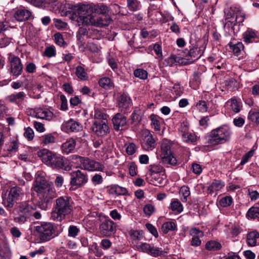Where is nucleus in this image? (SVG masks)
<instances>
[{"label": "nucleus", "mask_w": 259, "mask_h": 259, "mask_svg": "<svg viewBox=\"0 0 259 259\" xmlns=\"http://www.w3.org/2000/svg\"><path fill=\"white\" fill-rule=\"evenodd\" d=\"M61 15L78 14L80 20L84 24H97L107 25L112 21L109 14L110 9L103 4L97 5L72 4L65 2L57 3Z\"/></svg>", "instance_id": "f257e3e1"}, {"label": "nucleus", "mask_w": 259, "mask_h": 259, "mask_svg": "<svg viewBox=\"0 0 259 259\" xmlns=\"http://www.w3.org/2000/svg\"><path fill=\"white\" fill-rule=\"evenodd\" d=\"M33 230L40 242H45L58 236L62 231V226L50 222H40Z\"/></svg>", "instance_id": "f03ea898"}, {"label": "nucleus", "mask_w": 259, "mask_h": 259, "mask_svg": "<svg viewBox=\"0 0 259 259\" xmlns=\"http://www.w3.org/2000/svg\"><path fill=\"white\" fill-rule=\"evenodd\" d=\"M232 134L231 128L225 124L211 130L205 136V144L209 146H217L229 141Z\"/></svg>", "instance_id": "7ed1b4c3"}, {"label": "nucleus", "mask_w": 259, "mask_h": 259, "mask_svg": "<svg viewBox=\"0 0 259 259\" xmlns=\"http://www.w3.org/2000/svg\"><path fill=\"white\" fill-rule=\"evenodd\" d=\"M73 202L71 197L61 196L56 200L52 213V217L55 221H61L67 215L71 214L73 211Z\"/></svg>", "instance_id": "20e7f679"}, {"label": "nucleus", "mask_w": 259, "mask_h": 259, "mask_svg": "<svg viewBox=\"0 0 259 259\" xmlns=\"http://www.w3.org/2000/svg\"><path fill=\"white\" fill-rule=\"evenodd\" d=\"M36 205L31 201H24L17 203L12 210V213L17 215L14 218L15 222L24 223L32 215L36 209Z\"/></svg>", "instance_id": "39448f33"}, {"label": "nucleus", "mask_w": 259, "mask_h": 259, "mask_svg": "<svg viewBox=\"0 0 259 259\" xmlns=\"http://www.w3.org/2000/svg\"><path fill=\"white\" fill-rule=\"evenodd\" d=\"M69 175L70 176V190H76L83 187L88 181L87 174L80 170H73L69 172Z\"/></svg>", "instance_id": "423d86ee"}, {"label": "nucleus", "mask_w": 259, "mask_h": 259, "mask_svg": "<svg viewBox=\"0 0 259 259\" xmlns=\"http://www.w3.org/2000/svg\"><path fill=\"white\" fill-rule=\"evenodd\" d=\"M72 159H76L77 162H79L81 168L85 170L102 171L104 168V166L101 163L88 157L74 155H72Z\"/></svg>", "instance_id": "0eeeda50"}, {"label": "nucleus", "mask_w": 259, "mask_h": 259, "mask_svg": "<svg viewBox=\"0 0 259 259\" xmlns=\"http://www.w3.org/2000/svg\"><path fill=\"white\" fill-rule=\"evenodd\" d=\"M39 200L38 201L39 207L44 210H46L50 206L52 200L56 197V193L54 186L49 187L47 189L38 193Z\"/></svg>", "instance_id": "6e6552de"}, {"label": "nucleus", "mask_w": 259, "mask_h": 259, "mask_svg": "<svg viewBox=\"0 0 259 259\" xmlns=\"http://www.w3.org/2000/svg\"><path fill=\"white\" fill-rule=\"evenodd\" d=\"M190 50L187 52V56L190 57L194 61L198 60L203 54L206 49V43L205 40H198L193 42L191 39L189 41Z\"/></svg>", "instance_id": "1a4fd4ad"}, {"label": "nucleus", "mask_w": 259, "mask_h": 259, "mask_svg": "<svg viewBox=\"0 0 259 259\" xmlns=\"http://www.w3.org/2000/svg\"><path fill=\"white\" fill-rule=\"evenodd\" d=\"M23 194L22 189L17 186L10 189L7 197L3 199V204L10 212L14 206L15 203L19 199V197Z\"/></svg>", "instance_id": "9d476101"}, {"label": "nucleus", "mask_w": 259, "mask_h": 259, "mask_svg": "<svg viewBox=\"0 0 259 259\" xmlns=\"http://www.w3.org/2000/svg\"><path fill=\"white\" fill-rule=\"evenodd\" d=\"M160 156L163 163L172 166L177 165V159L171 150V145L169 143L166 142H163L161 143Z\"/></svg>", "instance_id": "9b49d317"}, {"label": "nucleus", "mask_w": 259, "mask_h": 259, "mask_svg": "<svg viewBox=\"0 0 259 259\" xmlns=\"http://www.w3.org/2000/svg\"><path fill=\"white\" fill-rule=\"evenodd\" d=\"M116 106L124 114H127L132 109L133 103L130 97L125 93L119 94L116 100Z\"/></svg>", "instance_id": "f8f14e48"}, {"label": "nucleus", "mask_w": 259, "mask_h": 259, "mask_svg": "<svg viewBox=\"0 0 259 259\" xmlns=\"http://www.w3.org/2000/svg\"><path fill=\"white\" fill-rule=\"evenodd\" d=\"M100 234L106 237L113 235L116 231V226L113 221L108 218L102 221L99 226Z\"/></svg>", "instance_id": "ddd939ff"}, {"label": "nucleus", "mask_w": 259, "mask_h": 259, "mask_svg": "<svg viewBox=\"0 0 259 259\" xmlns=\"http://www.w3.org/2000/svg\"><path fill=\"white\" fill-rule=\"evenodd\" d=\"M50 167L54 169H62L65 171H69L71 169L69 161L67 158L57 154Z\"/></svg>", "instance_id": "4468645a"}, {"label": "nucleus", "mask_w": 259, "mask_h": 259, "mask_svg": "<svg viewBox=\"0 0 259 259\" xmlns=\"http://www.w3.org/2000/svg\"><path fill=\"white\" fill-rule=\"evenodd\" d=\"M92 129L98 137L104 136L110 132L107 121L105 120L95 121L92 124Z\"/></svg>", "instance_id": "2eb2a0df"}, {"label": "nucleus", "mask_w": 259, "mask_h": 259, "mask_svg": "<svg viewBox=\"0 0 259 259\" xmlns=\"http://www.w3.org/2000/svg\"><path fill=\"white\" fill-rule=\"evenodd\" d=\"M229 52L233 53L235 56L239 58H242L245 54L244 46L242 42L235 39L230 41L227 45Z\"/></svg>", "instance_id": "dca6fc26"}, {"label": "nucleus", "mask_w": 259, "mask_h": 259, "mask_svg": "<svg viewBox=\"0 0 259 259\" xmlns=\"http://www.w3.org/2000/svg\"><path fill=\"white\" fill-rule=\"evenodd\" d=\"M10 73L13 76L18 77L21 74L23 65L21 59L17 56H13L10 60Z\"/></svg>", "instance_id": "f3484780"}, {"label": "nucleus", "mask_w": 259, "mask_h": 259, "mask_svg": "<svg viewBox=\"0 0 259 259\" xmlns=\"http://www.w3.org/2000/svg\"><path fill=\"white\" fill-rule=\"evenodd\" d=\"M113 128L115 131L122 130V127L127 124V118L121 113H117L112 118Z\"/></svg>", "instance_id": "a211bd4d"}, {"label": "nucleus", "mask_w": 259, "mask_h": 259, "mask_svg": "<svg viewBox=\"0 0 259 259\" xmlns=\"http://www.w3.org/2000/svg\"><path fill=\"white\" fill-rule=\"evenodd\" d=\"M51 186L53 185L49 184L45 177L38 176L35 178L32 188L38 194Z\"/></svg>", "instance_id": "6ab92c4d"}, {"label": "nucleus", "mask_w": 259, "mask_h": 259, "mask_svg": "<svg viewBox=\"0 0 259 259\" xmlns=\"http://www.w3.org/2000/svg\"><path fill=\"white\" fill-rule=\"evenodd\" d=\"M6 143L4 148V150L7 152V156H12L15 154L19 146L18 140L16 139L8 138L6 141Z\"/></svg>", "instance_id": "aec40b11"}, {"label": "nucleus", "mask_w": 259, "mask_h": 259, "mask_svg": "<svg viewBox=\"0 0 259 259\" xmlns=\"http://www.w3.org/2000/svg\"><path fill=\"white\" fill-rule=\"evenodd\" d=\"M38 156L41 158L42 161L50 166L52 164L54 158L57 155L56 153L47 149H42L38 152Z\"/></svg>", "instance_id": "412c9836"}, {"label": "nucleus", "mask_w": 259, "mask_h": 259, "mask_svg": "<svg viewBox=\"0 0 259 259\" xmlns=\"http://www.w3.org/2000/svg\"><path fill=\"white\" fill-rule=\"evenodd\" d=\"M62 128H65V131L67 133L77 132L82 130V126L80 123L71 118L64 123Z\"/></svg>", "instance_id": "4be33fe9"}, {"label": "nucleus", "mask_w": 259, "mask_h": 259, "mask_svg": "<svg viewBox=\"0 0 259 259\" xmlns=\"http://www.w3.org/2000/svg\"><path fill=\"white\" fill-rule=\"evenodd\" d=\"M107 188L108 189L107 192L110 195H115L116 196H126L128 195V191L125 188L116 184L108 186Z\"/></svg>", "instance_id": "5701e85b"}, {"label": "nucleus", "mask_w": 259, "mask_h": 259, "mask_svg": "<svg viewBox=\"0 0 259 259\" xmlns=\"http://www.w3.org/2000/svg\"><path fill=\"white\" fill-rule=\"evenodd\" d=\"M243 39L247 44L259 41V37L257 36L255 32L249 28H248L243 33Z\"/></svg>", "instance_id": "b1692460"}, {"label": "nucleus", "mask_w": 259, "mask_h": 259, "mask_svg": "<svg viewBox=\"0 0 259 259\" xmlns=\"http://www.w3.org/2000/svg\"><path fill=\"white\" fill-rule=\"evenodd\" d=\"M31 15V12L24 8L17 9L14 15V17L17 21H24L29 19Z\"/></svg>", "instance_id": "393cba45"}, {"label": "nucleus", "mask_w": 259, "mask_h": 259, "mask_svg": "<svg viewBox=\"0 0 259 259\" xmlns=\"http://www.w3.org/2000/svg\"><path fill=\"white\" fill-rule=\"evenodd\" d=\"M156 143L153 136L149 134L145 137V140L141 143V146L143 150L151 151L155 148Z\"/></svg>", "instance_id": "a878e982"}, {"label": "nucleus", "mask_w": 259, "mask_h": 259, "mask_svg": "<svg viewBox=\"0 0 259 259\" xmlns=\"http://www.w3.org/2000/svg\"><path fill=\"white\" fill-rule=\"evenodd\" d=\"M222 248L221 243L215 240H209L205 244V249L210 252L218 253L221 250Z\"/></svg>", "instance_id": "bb28decb"}, {"label": "nucleus", "mask_w": 259, "mask_h": 259, "mask_svg": "<svg viewBox=\"0 0 259 259\" xmlns=\"http://www.w3.org/2000/svg\"><path fill=\"white\" fill-rule=\"evenodd\" d=\"M149 119L151 121V125L154 127V130L160 131L161 125L164 123L163 119L155 114H151Z\"/></svg>", "instance_id": "cd10ccee"}, {"label": "nucleus", "mask_w": 259, "mask_h": 259, "mask_svg": "<svg viewBox=\"0 0 259 259\" xmlns=\"http://www.w3.org/2000/svg\"><path fill=\"white\" fill-rule=\"evenodd\" d=\"M89 24H92V23H88V24H85V23L83 24L82 23L83 25H85V26H83L82 27H80L78 29V30L76 32V33H77L82 36L85 37V38H89L92 37L93 30L90 29L87 26ZM92 25H94V24H92ZM95 25H97V26H106V25H102L97 24V23L95 24ZM108 25H107V26H108Z\"/></svg>", "instance_id": "c85d7f7f"}, {"label": "nucleus", "mask_w": 259, "mask_h": 259, "mask_svg": "<svg viewBox=\"0 0 259 259\" xmlns=\"http://www.w3.org/2000/svg\"><path fill=\"white\" fill-rule=\"evenodd\" d=\"M246 242L250 246L259 244V233L256 231L248 233L247 235Z\"/></svg>", "instance_id": "c756f323"}, {"label": "nucleus", "mask_w": 259, "mask_h": 259, "mask_svg": "<svg viewBox=\"0 0 259 259\" xmlns=\"http://www.w3.org/2000/svg\"><path fill=\"white\" fill-rule=\"evenodd\" d=\"M246 217L248 220H256L259 221V207L257 204H255L248 209L246 213Z\"/></svg>", "instance_id": "7c9ffc66"}, {"label": "nucleus", "mask_w": 259, "mask_h": 259, "mask_svg": "<svg viewBox=\"0 0 259 259\" xmlns=\"http://www.w3.org/2000/svg\"><path fill=\"white\" fill-rule=\"evenodd\" d=\"M76 142L73 139H70L69 140L64 143L61 146V149L64 154H68L72 152L75 147Z\"/></svg>", "instance_id": "2f4dec72"}, {"label": "nucleus", "mask_w": 259, "mask_h": 259, "mask_svg": "<svg viewBox=\"0 0 259 259\" xmlns=\"http://www.w3.org/2000/svg\"><path fill=\"white\" fill-rule=\"evenodd\" d=\"M225 186V183L220 180H214L209 186L207 190L210 194H212L214 191H219Z\"/></svg>", "instance_id": "473e14b6"}, {"label": "nucleus", "mask_w": 259, "mask_h": 259, "mask_svg": "<svg viewBox=\"0 0 259 259\" xmlns=\"http://www.w3.org/2000/svg\"><path fill=\"white\" fill-rule=\"evenodd\" d=\"M128 234L131 237L132 242L134 243L142 240L144 237L145 233L142 230H135L131 229L128 231Z\"/></svg>", "instance_id": "72a5a7b5"}, {"label": "nucleus", "mask_w": 259, "mask_h": 259, "mask_svg": "<svg viewBox=\"0 0 259 259\" xmlns=\"http://www.w3.org/2000/svg\"><path fill=\"white\" fill-rule=\"evenodd\" d=\"M177 230V225L174 221L166 222L161 226V231L165 234L169 231H176Z\"/></svg>", "instance_id": "f704fd0d"}, {"label": "nucleus", "mask_w": 259, "mask_h": 259, "mask_svg": "<svg viewBox=\"0 0 259 259\" xmlns=\"http://www.w3.org/2000/svg\"><path fill=\"white\" fill-rule=\"evenodd\" d=\"M169 209L177 213H180L183 211V206L181 202L177 199H172Z\"/></svg>", "instance_id": "c9c22d12"}, {"label": "nucleus", "mask_w": 259, "mask_h": 259, "mask_svg": "<svg viewBox=\"0 0 259 259\" xmlns=\"http://www.w3.org/2000/svg\"><path fill=\"white\" fill-rule=\"evenodd\" d=\"M137 244H138V243H137ZM153 245V244L152 243L141 242L136 245V248L138 251L150 255L151 253H152L151 252V249Z\"/></svg>", "instance_id": "e433bc0d"}, {"label": "nucleus", "mask_w": 259, "mask_h": 259, "mask_svg": "<svg viewBox=\"0 0 259 259\" xmlns=\"http://www.w3.org/2000/svg\"><path fill=\"white\" fill-rule=\"evenodd\" d=\"M99 85L105 90H111L114 88V83L111 78L104 77L98 81Z\"/></svg>", "instance_id": "4c0bfd02"}, {"label": "nucleus", "mask_w": 259, "mask_h": 259, "mask_svg": "<svg viewBox=\"0 0 259 259\" xmlns=\"http://www.w3.org/2000/svg\"><path fill=\"white\" fill-rule=\"evenodd\" d=\"M33 114L36 118L40 119H48L49 117H51L53 115V113L50 111H44L41 108H37L34 111Z\"/></svg>", "instance_id": "58836bf2"}, {"label": "nucleus", "mask_w": 259, "mask_h": 259, "mask_svg": "<svg viewBox=\"0 0 259 259\" xmlns=\"http://www.w3.org/2000/svg\"><path fill=\"white\" fill-rule=\"evenodd\" d=\"M127 7L131 12H136L141 9L142 5L139 0H126Z\"/></svg>", "instance_id": "ea45409f"}, {"label": "nucleus", "mask_w": 259, "mask_h": 259, "mask_svg": "<svg viewBox=\"0 0 259 259\" xmlns=\"http://www.w3.org/2000/svg\"><path fill=\"white\" fill-rule=\"evenodd\" d=\"M247 118L259 127V111L251 110L248 113Z\"/></svg>", "instance_id": "a19ab883"}, {"label": "nucleus", "mask_w": 259, "mask_h": 259, "mask_svg": "<svg viewBox=\"0 0 259 259\" xmlns=\"http://www.w3.org/2000/svg\"><path fill=\"white\" fill-rule=\"evenodd\" d=\"M88 246L90 252L95 253L98 257H101L103 255V252L97 243L93 242Z\"/></svg>", "instance_id": "79ce46f5"}, {"label": "nucleus", "mask_w": 259, "mask_h": 259, "mask_svg": "<svg viewBox=\"0 0 259 259\" xmlns=\"http://www.w3.org/2000/svg\"><path fill=\"white\" fill-rule=\"evenodd\" d=\"M201 73L198 71H195L194 72L192 78L190 81V84L191 87H194V88L198 87L201 83L200 76Z\"/></svg>", "instance_id": "37998d69"}, {"label": "nucleus", "mask_w": 259, "mask_h": 259, "mask_svg": "<svg viewBox=\"0 0 259 259\" xmlns=\"http://www.w3.org/2000/svg\"><path fill=\"white\" fill-rule=\"evenodd\" d=\"M225 83L227 90L231 92L235 91L238 89L237 81L233 78H231L226 80Z\"/></svg>", "instance_id": "c03bdc74"}, {"label": "nucleus", "mask_w": 259, "mask_h": 259, "mask_svg": "<svg viewBox=\"0 0 259 259\" xmlns=\"http://www.w3.org/2000/svg\"><path fill=\"white\" fill-rule=\"evenodd\" d=\"M75 74L78 78L82 80H85L88 78L84 68L81 66H77L76 67Z\"/></svg>", "instance_id": "a18cd8bd"}, {"label": "nucleus", "mask_w": 259, "mask_h": 259, "mask_svg": "<svg viewBox=\"0 0 259 259\" xmlns=\"http://www.w3.org/2000/svg\"><path fill=\"white\" fill-rule=\"evenodd\" d=\"M55 43L64 48L67 46V44L64 41L62 34L60 32H56L54 35Z\"/></svg>", "instance_id": "49530a36"}, {"label": "nucleus", "mask_w": 259, "mask_h": 259, "mask_svg": "<svg viewBox=\"0 0 259 259\" xmlns=\"http://www.w3.org/2000/svg\"><path fill=\"white\" fill-rule=\"evenodd\" d=\"M41 142L44 145L54 143L56 138L53 134H48L42 136L41 138Z\"/></svg>", "instance_id": "de8ad7c7"}, {"label": "nucleus", "mask_w": 259, "mask_h": 259, "mask_svg": "<svg viewBox=\"0 0 259 259\" xmlns=\"http://www.w3.org/2000/svg\"><path fill=\"white\" fill-rule=\"evenodd\" d=\"M233 200L231 196H225L221 198L219 200V204L223 207H227L231 205Z\"/></svg>", "instance_id": "09e8293b"}, {"label": "nucleus", "mask_w": 259, "mask_h": 259, "mask_svg": "<svg viewBox=\"0 0 259 259\" xmlns=\"http://www.w3.org/2000/svg\"><path fill=\"white\" fill-rule=\"evenodd\" d=\"M134 74L135 77L143 80L147 79L148 76L147 71L142 68L135 69L134 71Z\"/></svg>", "instance_id": "8fccbe9b"}, {"label": "nucleus", "mask_w": 259, "mask_h": 259, "mask_svg": "<svg viewBox=\"0 0 259 259\" xmlns=\"http://www.w3.org/2000/svg\"><path fill=\"white\" fill-rule=\"evenodd\" d=\"M56 55V50L54 46L47 47L43 53V56L48 58H52Z\"/></svg>", "instance_id": "3c124183"}, {"label": "nucleus", "mask_w": 259, "mask_h": 259, "mask_svg": "<svg viewBox=\"0 0 259 259\" xmlns=\"http://www.w3.org/2000/svg\"><path fill=\"white\" fill-rule=\"evenodd\" d=\"M195 106L198 111L201 113L207 111L208 105L207 102L204 100H199L195 103Z\"/></svg>", "instance_id": "603ef678"}, {"label": "nucleus", "mask_w": 259, "mask_h": 259, "mask_svg": "<svg viewBox=\"0 0 259 259\" xmlns=\"http://www.w3.org/2000/svg\"><path fill=\"white\" fill-rule=\"evenodd\" d=\"M163 170V167L159 164H151L149 166V171L151 176L153 174H159L162 172Z\"/></svg>", "instance_id": "864d4df0"}, {"label": "nucleus", "mask_w": 259, "mask_h": 259, "mask_svg": "<svg viewBox=\"0 0 259 259\" xmlns=\"http://www.w3.org/2000/svg\"><path fill=\"white\" fill-rule=\"evenodd\" d=\"M12 38L6 36V34H0V48H5L8 46Z\"/></svg>", "instance_id": "5fc2aeb1"}, {"label": "nucleus", "mask_w": 259, "mask_h": 259, "mask_svg": "<svg viewBox=\"0 0 259 259\" xmlns=\"http://www.w3.org/2000/svg\"><path fill=\"white\" fill-rule=\"evenodd\" d=\"M151 252L152 253H151L150 256L154 257L161 256L163 255L164 253L161 248L155 246L154 245L152 246V248L151 249Z\"/></svg>", "instance_id": "6e6d98bb"}, {"label": "nucleus", "mask_w": 259, "mask_h": 259, "mask_svg": "<svg viewBox=\"0 0 259 259\" xmlns=\"http://www.w3.org/2000/svg\"><path fill=\"white\" fill-rule=\"evenodd\" d=\"M80 230L77 226L70 225L68 228V236L75 238L78 234Z\"/></svg>", "instance_id": "4d7b16f0"}, {"label": "nucleus", "mask_w": 259, "mask_h": 259, "mask_svg": "<svg viewBox=\"0 0 259 259\" xmlns=\"http://www.w3.org/2000/svg\"><path fill=\"white\" fill-rule=\"evenodd\" d=\"M254 153V150L251 149L245 154L242 158L241 161L240 163V165H243L246 163L248 161L249 159L253 156Z\"/></svg>", "instance_id": "13d9d810"}, {"label": "nucleus", "mask_w": 259, "mask_h": 259, "mask_svg": "<svg viewBox=\"0 0 259 259\" xmlns=\"http://www.w3.org/2000/svg\"><path fill=\"white\" fill-rule=\"evenodd\" d=\"M190 235L192 237H202L204 236V233L199 229L194 227L190 229Z\"/></svg>", "instance_id": "bf43d9fd"}, {"label": "nucleus", "mask_w": 259, "mask_h": 259, "mask_svg": "<svg viewBox=\"0 0 259 259\" xmlns=\"http://www.w3.org/2000/svg\"><path fill=\"white\" fill-rule=\"evenodd\" d=\"M241 104L236 99H232L231 103V109L235 113L239 112L240 111Z\"/></svg>", "instance_id": "052dcab7"}, {"label": "nucleus", "mask_w": 259, "mask_h": 259, "mask_svg": "<svg viewBox=\"0 0 259 259\" xmlns=\"http://www.w3.org/2000/svg\"><path fill=\"white\" fill-rule=\"evenodd\" d=\"M146 228L148 231L154 236L155 238H157L159 236L158 233L156 228L150 223H146L145 225Z\"/></svg>", "instance_id": "680f3d73"}, {"label": "nucleus", "mask_w": 259, "mask_h": 259, "mask_svg": "<svg viewBox=\"0 0 259 259\" xmlns=\"http://www.w3.org/2000/svg\"><path fill=\"white\" fill-rule=\"evenodd\" d=\"M138 112H139V111H137L136 110H135L133 112V113L131 116V118L130 119V120H131V121H130L131 124H133L135 122H136L137 121L138 122H140L141 118L140 117L139 114L138 113Z\"/></svg>", "instance_id": "e2e57ef3"}, {"label": "nucleus", "mask_w": 259, "mask_h": 259, "mask_svg": "<svg viewBox=\"0 0 259 259\" xmlns=\"http://www.w3.org/2000/svg\"><path fill=\"white\" fill-rule=\"evenodd\" d=\"M129 174L132 177H134L137 175L138 167L135 162H131L130 163L129 167Z\"/></svg>", "instance_id": "0e129e2a"}, {"label": "nucleus", "mask_w": 259, "mask_h": 259, "mask_svg": "<svg viewBox=\"0 0 259 259\" xmlns=\"http://www.w3.org/2000/svg\"><path fill=\"white\" fill-rule=\"evenodd\" d=\"M154 206L152 204H147L144 206L143 211L146 215L150 216L154 212Z\"/></svg>", "instance_id": "69168bd1"}, {"label": "nucleus", "mask_w": 259, "mask_h": 259, "mask_svg": "<svg viewBox=\"0 0 259 259\" xmlns=\"http://www.w3.org/2000/svg\"><path fill=\"white\" fill-rule=\"evenodd\" d=\"M137 149L135 144L130 143L126 148V152L128 155H132L136 152Z\"/></svg>", "instance_id": "338daca9"}, {"label": "nucleus", "mask_w": 259, "mask_h": 259, "mask_svg": "<svg viewBox=\"0 0 259 259\" xmlns=\"http://www.w3.org/2000/svg\"><path fill=\"white\" fill-rule=\"evenodd\" d=\"M24 136L28 141H31L34 137L33 130L30 127L25 128Z\"/></svg>", "instance_id": "774afa93"}]
</instances>
